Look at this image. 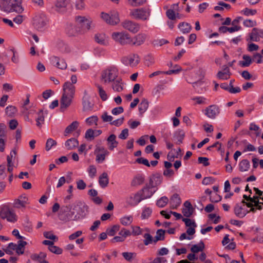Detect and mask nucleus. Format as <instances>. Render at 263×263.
I'll return each mask as SVG.
<instances>
[{"label": "nucleus", "mask_w": 263, "mask_h": 263, "mask_svg": "<svg viewBox=\"0 0 263 263\" xmlns=\"http://www.w3.org/2000/svg\"><path fill=\"white\" fill-rule=\"evenodd\" d=\"M192 100L196 101L197 104H206V99L203 97H196L192 98Z\"/></svg>", "instance_id": "338daca9"}, {"label": "nucleus", "mask_w": 263, "mask_h": 263, "mask_svg": "<svg viewBox=\"0 0 263 263\" xmlns=\"http://www.w3.org/2000/svg\"><path fill=\"white\" fill-rule=\"evenodd\" d=\"M152 213V209L148 207L144 208L141 213V218L142 219H147L151 216Z\"/></svg>", "instance_id": "3c124183"}, {"label": "nucleus", "mask_w": 263, "mask_h": 263, "mask_svg": "<svg viewBox=\"0 0 263 263\" xmlns=\"http://www.w3.org/2000/svg\"><path fill=\"white\" fill-rule=\"evenodd\" d=\"M49 251L56 254H61L62 253V249L57 246H52L48 247Z\"/></svg>", "instance_id": "0e129e2a"}, {"label": "nucleus", "mask_w": 263, "mask_h": 263, "mask_svg": "<svg viewBox=\"0 0 263 263\" xmlns=\"http://www.w3.org/2000/svg\"><path fill=\"white\" fill-rule=\"evenodd\" d=\"M114 83L112 84V89L117 92H120L123 89V86L122 83L120 82L119 80H116L113 81Z\"/></svg>", "instance_id": "6e6d98bb"}, {"label": "nucleus", "mask_w": 263, "mask_h": 263, "mask_svg": "<svg viewBox=\"0 0 263 263\" xmlns=\"http://www.w3.org/2000/svg\"><path fill=\"white\" fill-rule=\"evenodd\" d=\"M121 25L124 29L133 33L138 32L140 30V25L130 20H126L124 21L122 23Z\"/></svg>", "instance_id": "f8f14e48"}, {"label": "nucleus", "mask_w": 263, "mask_h": 263, "mask_svg": "<svg viewBox=\"0 0 263 263\" xmlns=\"http://www.w3.org/2000/svg\"><path fill=\"white\" fill-rule=\"evenodd\" d=\"M144 181V178L142 175H138L133 179L131 185L133 186H137L142 184Z\"/></svg>", "instance_id": "e433bc0d"}, {"label": "nucleus", "mask_w": 263, "mask_h": 263, "mask_svg": "<svg viewBox=\"0 0 263 263\" xmlns=\"http://www.w3.org/2000/svg\"><path fill=\"white\" fill-rule=\"evenodd\" d=\"M73 97L62 95L60 100V108L64 111L71 104Z\"/></svg>", "instance_id": "a211bd4d"}, {"label": "nucleus", "mask_w": 263, "mask_h": 263, "mask_svg": "<svg viewBox=\"0 0 263 263\" xmlns=\"http://www.w3.org/2000/svg\"><path fill=\"white\" fill-rule=\"evenodd\" d=\"M97 87L99 90V93L100 98L103 101H105L107 99V95L105 92V91L103 89V88L99 85H97Z\"/></svg>", "instance_id": "bf43d9fd"}, {"label": "nucleus", "mask_w": 263, "mask_h": 263, "mask_svg": "<svg viewBox=\"0 0 263 263\" xmlns=\"http://www.w3.org/2000/svg\"><path fill=\"white\" fill-rule=\"evenodd\" d=\"M223 71H220L217 73V77L221 80H227L229 79L231 73L228 66L224 65L223 66Z\"/></svg>", "instance_id": "a878e982"}, {"label": "nucleus", "mask_w": 263, "mask_h": 263, "mask_svg": "<svg viewBox=\"0 0 263 263\" xmlns=\"http://www.w3.org/2000/svg\"><path fill=\"white\" fill-rule=\"evenodd\" d=\"M94 154L96 156V162L98 163H101L105 161L106 157L109 155V152L104 146L100 145H96Z\"/></svg>", "instance_id": "1a4fd4ad"}, {"label": "nucleus", "mask_w": 263, "mask_h": 263, "mask_svg": "<svg viewBox=\"0 0 263 263\" xmlns=\"http://www.w3.org/2000/svg\"><path fill=\"white\" fill-rule=\"evenodd\" d=\"M143 200L141 192H138L128 198L127 202L130 205L135 206Z\"/></svg>", "instance_id": "aec40b11"}, {"label": "nucleus", "mask_w": 263, "mask_h": 263, "mask_svg": "<svg viewBox=\"0 0 263 263\" xmlns=\"http://www.w3.org/2000/svg\"><path fill=\"white\" fill-rule=\"evenodd\" d=\"M168 202V199L166 196L162 197L157 201V205L160 208L164 207Z\"/></svg>", "instance_id": "603ef678"}, {"label": "nucleus", "mask_w": 263, "mask_h": 263, "mask_svg": "<svg viewBox=\"0 0 263 263\" xmlns=\"http://www.w3.org/2000/svg\"><path fill=\"white\" fill-rule=\"evenodd\" d=\"M98 118L96 116H92L85 120L86 123L89 126H97Z\"/></svg>", "instance_id": "a18cd8bd"}, {"label": "nucleus", "mask_w": 263, "mask_h": 263, "mask_svg": "<svg viewBox=\"0 0 263 263\" xmlns=\"http://www.w3.org/2000/svg\"><path fill=\"white\" fill-rule=\"evenodd\" d=\"M184 207L182 209V212L185 217H190L194 211L191 202L189 201H186L183 204Z\"/></svg>", "instance_id": "5701e85b"}, {"label": "nucleus", "mask_w": 263, "mask_h": 263, "mask_svg": "<svg viewBox=\"0 0 263 263\" xmlns=\"http://www.w3.org/2000/svg\"><path fill=\"white\" fill-rule=\"evenodd\" d=\"M76 87L70 82H66L63 86V94L74 98Z\"/></svg>", "instance_id": "dca6fc26"}, {"label": "nucleus", "mask_w": 263, "mask_h": 263, "mask_svg": "<svg viewBox=\"0 0 263 263\" xmlns=\"http://www.w3.org/2000/svg\"><path fill=\"white\" fill-rule=\"evenodd\" d=\"M149 106L148 100L143 98L139 105V111L141 117L143 116V114L147 110Z\"/></svg>", "instance_id": "2f4dec72"}, {"label": "nucleus", "mask_w": 263, "mask_h": 263, "mask_svg": "<svg viewBox=\"0 0 263 263\" xmlns=\"http://www.w3.org/2000/svg\"><path fill=\"white\" fill-rule=\"evenodd\" d=\"M122 63L126 66L135 67L140 62V58L137 54L133 53L122 59Z\"/></svg>", "instance_id": "9b49d317"}, {"label": "nucleus", "mask_w": 263, "mask_h": 263, "mask_svg": "<svg viewBox=\"0 0 263 263\" xmlns=\"http://www.w3.org/2000/svg\"><path fill=\"white\" fill-rule=\"evenodd\" d=\"M80 32V29L72 24L67 25L66 27V32L69 36H73L77 35Z\"/></svg>", "instance_id": "c85d7f7f"}, {"label": "nucleus", "mask_w": 263, "mask_h": 263, "mask_svg": "<svg viewBox=\"0 0 263 263\" xmlns=\"http://www.w3.org/2000/svg\"><path fill=\"white\" fill-rule=\"evenodd\" d=\"M48 22V21L46 15L40 14L34 17L33 25L38 31H43L45 29Z\"/></svg>", "instance_id": "0eeeda50"}, {"label": "nucleus", "mask_w": 263, "mask_h": 263, "mask_svg": "<svg viewBox=\"0 0 263 263\" xmlns=\"http://www.w3.org/2000/svg\"><path fill=\"white\" fill-rule=\"evenodd\" d=\"M46 257V254L44 252H40L39 254H34L31 255V258L33 260H42Z\"/></svg>", "instance_id": "5fc2aeb1"}, {"label": "nucleus", "mask_w": 263, "mask_h": 263, "mask_svg": "<svg viewBox=\"0 0 263 263\" xmlns=\"http://www.w3.org/2000/svg\"><path fill=\"white\" fill-rule=\"evenodd\" d=\"M128 3L133 7H137L143 5L146 0H127Z\"/></svg>", "instance_id": "13d9d810"}, {"label": "nucleus", "mask_w": 263, "mask_h": 263, "mask_svg": "<svg viewBox=\"0 0 263 263\" xmlns=\"http://www.w3.org/2000/svg\"><path fill=\"white\" fill-rule=\"evenodd\" d=\"M44 119L45 117L44 116L43 112L42 110H41L38 113H37V117L36 119V125L38 127H41V125L43 124L44 122Z\"/></svg>", "instance_id": "09e8293b"}, {"label": "nucleus", "mask_w": 263, "mask_h": 263, "mask_svg": "<svg viewBox=\"0 0 263 263\" xmlns=\"http://www.w3.org/2000/svg\"><path fill=\"white\" fill-rule=\"evenodd\" d=\"M111 36L116 43L122 46L131 45L132 43L131 36L125 31L114 32Z\"/></svg>", "instance_id": "7ed1b4c3"}, {"label": "nucleus", "mask_w": 263, "mask_h": 263, "mask_svg": "<svg viewBox=\"0 0 263 263\" xmlns=\"http://www.w3.org/2000/svg\"><path fill=\"white\" fill-rule=\"evenodd\" d=\"M88 172L90 178H93L97 174V168L93 165H91L88 168Z\"/></svg>", "instance_id": "680f3d73"}, {"label": "nucleus", "mask_w": 263, "mask_h": 263, "mask_svg": "<svg viewBox=\"0 0 263 263\" xmlns=\"http://www.w3.org/2000/svg\"><path fill=\"white\" fill-rule=\"evenodd\" d=\"M0 217L2 219H6L7 221L14 223L17 220V216L14 210L8 205H4L0 208Z\"/></svg>", "instance_id": "39448f33"}, {"label": "nucleus", "mask_w": 263, "mask_h": 263, "mask_svg": "<svg viewBox=\"0 0 263 263\" xmlns=\"http://www.w3.org/2000/svg\"><path fill=\"white\" fill-rule=\"evenodd\" d=\"M99 183L102 188L106 187L109 183V177L107 173L103 172L99 177Z\"/></svg>", "instance_id": "cd10ccee"}, {"label": "nucleus", "mask_w": 263, "mask_h": 263, "mask_svg": "<svg viewBox=\"0 0 263 263\" xmlns=\"http://www.w3.org/2000/svg\"><path fill=\"white\" fill-rule=\"evenodd\" d=\"M101 18L107 24L112 25H116L120 22L119 13L116 11H111L109 14L102 12Z\"/></svg>", "instance_id": "9d476101"}, {"label": "nucleus", "mask_w": 263, "mask_h": 263, "mask_svg": "<svg viewBox=\"0 0 263 263\" xmlns=\"http://www.w3.org/2000/svg\"><path fill=\"white\" fill-rule=\"evenodd\" d=\"M220 113V109L216 105H211L205 109V114L209 118L214 119Z\"/></svg>", "instance_id": "ddd939ff"}, {"label": "nucleus", "mask_w": 263, "mask_h": 263, "mask_svg": "<svg viewBox=\"0 0 263 263\" xmlns=\"http://www.w3.org/2000/svg\"><path fill=\"white\" fill-rule=\"evenodd\" d=\"M69 4V0H57L55 3V10L59 13H63L67 11Z\"/></svg>", "instance_id": "4468645a"}, {"label": "nucleus", "mask_w": 263, "mask_h": 263, "mask_svg": "<svg viewBox=\"0 0 263 263\" xmlns=\"http://www.w3.org/2000/svg\"><path fill=\"white\" fill-rule=\"evenodd\" d=\"M204 243L203 242V241H201L199 242L198 245H193L192 247L191 250L193 253H196L199 252V251H202L204 249Z\"/></svg>", "instance_id": "49530a36"}, {"label": "nucleus", "mask_w": 263, "mask_h": 263, "mask_svg": "<svg viewBox=\"0 0 263 263\" xmlns=\"http://www.w3.org/2000/svg\"><path fill=\"white\" fill-rule=\"evenodd\" d=\"M181 199L177 194H174L171 197L170 204L173 209H177L181 204Z\"/></svg>", "instance_id": "7c9ffc66"}, {"label": "nucleus", "mask_w": 263, "mask_h": 263, "mask_svg": "<svg viewBox=\"0 0 263 263\" xmlns=\"http://www.w3.org/2000/svg\"><path fill=\"white\" fill-rule=\"evenodd\" d=\"M75 21L78 25H80L84 29L89 30L91 28V21L85 16H77Z\"/></svg>", "instance_id": "2eb2a0df"}, {"label": "nucleus", "mask_w": 263, "mask_h": 263, "mask_svg": "<svg viewBox=\"0 0 263 263\" xmlns=\"http://www.w3.org/2000/svg\"><path fill=\"white\" fill-rule=\"evenodd\" d=\"M146 39V35L144 33H139L134 38L132 37V45L140 46L144 43Z\"/></svg>", "instance_id": "4be33fe9"}, {"label": "nucleus", "mask_w": 263, "mask_h": 263, "mask_svg": "<svg viewBox=\"0 0 263 263\" xmlns=\"http://www.w3.org/2000/svg\"><path fill=\"white\" fill-rule=\"evenodd\" d=\"M165 231L162 229L158 230L155 237L154 242H156L158 240H163L165 238Z\"/></svg>", "instance_id": "de8ad7c7"}, {"label": "nucleus", "mask_w": 263, "mask_h": 263, "mask_svg": "<svg viewBox=\"0 0 263 263\" xmlns=\"http://www.w3.org/2000/svg\"><path fill=\"white\" fill-rule=\"evenodd\" d=\"M257 11L256 10L250 9L249 8H245L241 11V13L246 16L254 15L256 13Z\"/></svg>", "instance_id": "774afa93"}, {"label": "nucleus", "mask_w": 263, "mask_h": 263, "mask_svg": "<svg viewBox=\"0 0 263 263\" xmlns=\"http://www.w3.org/2000/svg\"><path fill=\"white\" fill-rule=\"evenodd\" d=\"M74 211H72V204L63 205L59 213L60 219L62 220L69 221L72 219Z\"/></svg>", "instance_id": "6e6552de"}, {"label": "nucleus", "mask_w": 263, "mask_h": 263, "mask_svg": "<svg viewBox=\"0 0 263 263\" xmlns=\"http://www.w3.org/2000/svg\"><path fill=\"white\" fill-rule=\"evenodd\" d=\"M52 62L55 63V66L59 69H65L67 68V65L64 59H61L58 57L54 56L52 58Z\"/></svg>", "instance_id": "393cba45"}, {"label": "nucleus", "mask_w": 263, "mask_h": 263, "mask_svg": "<svg viewBox=\"0 0 263 263\" xmlns=\"http://www.w3.org/2000/svg\"><path fill=\"white\" fill-rule=\"evenodd\" d=\"M133 221L132 216H126L120 219V222L124 226L130 225Z\"/></svg>", "instance_id": "8fccbe9b"}, {"label": "nucleus", "mask_w": 263, "mask_h": 263, "mask_svg": "<svg viewBox=\"0 0 263 263\" xmlns=\"http://www.w3.org/2000/svg\"><path fill=\"white\" fill-rule=\"evenodd\" d=\"M79 125V123L78 121H75L72 122L65 128L64 131L65 136H66L68 134L76 130L78 127Z\"/></svg>", "instance_id": "4c0bfd02"}, {"label": "nucleus", "mask_w": 263, "mask_h": 263, "mask_svg": "<svg viewBox=\"0 0 263 263\" xmlns=\"http://www.w3.org/2000/svg\"><path fill=\"white\" fill-rule=\"evenodd\" d=\"M179 28L183 33H187L192 29L191 26L188 23H181L178 25Z\"/></svg>", "instance_id": "37998d69"}, {"label": "nucleus", "mask_w": 263, "mask_h": 263, "mask_svg": "<svg viewBox=\"0 0 263 263\" xmlns=\"http://www.w3.org/2000/svg\"><path fill=\"white\" fill-rule=\"evenodd\" d=\"M143 237L144 238V243L145 245L147 246L150 243H152L153 237L149 233H145Z\"/></svg>", "instance_id": "69168bd1"}, {"label": "nucleus", "mask_w": 263, "mask_h": 263, "mask_svg": "<svg viewBox=\"0 0 263 263\" xmlns=\"http://www.w3.org/2000/svg\"><path fill=\"white\" fill-rule=\"evenodd\" d=\"M250 166L249 161L247 159H243L239 164V170L241 172L247 171Z\"/></svg>", "instance_id": "79ce46f5"}, {"label": "nucleus", "mask_w": 263, "mask_h": 263, "mask_svg": "<svg viewBox=\"0 0 263 263\" xmlns=\"http://www.w3.org/2000/svg\"><path fill=\"white\" fill-rule=\"evenodd\" d=\"M141 192L143 199H146L150 198L154 193L155 191H153L149 186H145L142 190L139 191Z\"/></svg>", "instance_id": "473e14b6"}, {"label": "nucleus", "mask_w": 263, "mask_h": 263, "mask_svg": "<svg viewBox=\"0 0 263 263\" xmlns=\"http://www.w3.org/2000/svg\"><path fill=\"white\" fill-rule=\"evenodd\" d=\"M22 3V0H0V8L7 13H21L23 11Z\"/></svg>", "instance_id": "f257e3e1"}, {"label": "nucleus", "mask_w": 263, "mask_h": 263, "mask_svg": "<svg viewBox=\"0 0 263 263\" xmlns=\"http://www.w3.org/2000/svg\"><path fill=\"white\" fill-rule=\"evenodd\" d=\"M182 221L184 222L185 224L187 227H196L197 225L195 223V222L190 219L186 218H182Z\"/></svg>", "instance_id": "052dcab7"}, {"label": "nucleus", "mask_w": 263, "mask_h": 263, "mask_svg": "<svg viewBox=\"0 0 263 263\" xmlns=\"http://www.w3.org/2000/svg\"><path fill=\"white\" fill-rule=\"evenodd\" d=\"M57 144V141L53 139H48L46 143V150L47 151H49L52 146H55Z\"/></svg>", "instance_id": "4d7b16f0"}, {"label": "nucleus", "mask_w": 263, "mask_h": 263, "mask_svg": "<svg viewBox=\"0 0 263 263\" xmlns=\"http://www.w3.org/2000/svg\"><path fill=\"white\" fill-rule=\"evenodd\" d=\"M85 138L87 140H93L95 138V132L92 129H88L85 133Z\"/></svg>", "instance_id": "e2e57ef3"}, {"label": "nucleus", "mask_w": 263, "mask_h": 263, "mask_svg": "<svg viewBox=\"0 0 263 263\" xmlns=\"http://www.w3.org/2000/svg\"><path fill=\"white\" fill-rule=\"evenodd\" d=\"M79 145L78 141L75 138H70L67 140L65 143V145L67 149H73Z\"/></svg>", "instance_id": "72a5a7b5"}, {"label": "nucleus", "mask_w": 263, "mask_h": 263, "mask_svg": "<svg viewBox=\"0 0 263 263\" xmlns=\"http://www.w3.org/2000/svg\"><path fill=\"white\" fill-rule=\"evenodd\" d=\"M250 38L247 39L248 41L258 42L260 38H263V31L257 28H254L251 32L249 34Z\"/></svg>", "instance_id": "f3484780"}, {"label": "nucleus", "mask_w": 263, "mask_h": 263, "mask_svg": "<svg viewBox=\"0 0 263 263\" xmlns=\"http://www.w3.org/2000/svg\"><path fill=\"white\" fill-rule=\"evenodd\" d=\"M235 214L239 218L245 217L247 212L243 210V208L238 204H236L234 208Z\"/></svg>", "instance_id": "a19ab883"}, {"label": "nucleus", "mask_w": 263, "mask_h": 263, "mask_svg": "<svg viewBox=\"0 0 263 263\" xmlns=\"http://www.w3.org/2000/svg\"><path fill=\"white\" fill-rule=\"evenodd\" d=\"M87 207L80 201L72 204V211H74V215L71 220H77L83 218L86 214Z\"/></svg>", "instance_id": "423d86ee"}, {"label": "nucleus", "mask_w": 263, "mask_h": 263, "mask_svg": "<svg viewBox=\"0 0 263 263\" xmlns=\"http://www.w3.org/2000/svg\"><path fill=\"white\" fill-rule=\"evenodd\" d=\"M242 59L243 61L239 62V65L242 67L249 66L253 61L250 56L247 54L243 55Z\"/></svg>", "instance_id": "f704fd0d"}, {"label": "nucleus", "mask_w": 263, "mask_h": 263, "mask_svg": "<svg viewBox=\"0 0 263 263\" xmlns=\"http://www.w3.org/2000/svg\"><path fill=\"white\" fill-rule=\"evenodd\" d=\"M118 75V69L116 67L110 66L102 71L101 78L104 83H109L114 81Z\"/></svg>", "instance_id": "20e7f679"}, {"label": "nucleus", "mask_w": 263, "mask_h": 263, "mask_svg": "<svg viewBox=\"0 0 263 263\" xmlns=\"http://www.w3.org/2000/svg\"><path fill=\"white\" fill-rule=\"evenodd\" d=\"M166 14L167 17L172 21H174L176 18H180L179 14L178 13H176L175 11L172 9H168L166 11Z\"/></svg>", "instance_id": "c03bdc74"}, {"label": "nucleus", "mask_w": 263, "mask_h": 263, "mask_svg": "<svg viewBox=\"0 0 263 263\" xmlns=\"http://www.w3.org/2000/svg\"><path fill=\"white\" fill-rule=\"evenodd\" d=\"M151 13L149 8H141L131 9L129 15L133 19L145 21L149 19Z\"/></svg>", "instance_id": "f03ea898"}, {"label": "nucleus", "mask_w": 263, "mask_h": 263, "mask_svg": "<svg viewBox=\"0 0 263 263\" xmlns=\"http://www.w3.org/2000/svg\"><path fill=\"white\" fill-rule=\"evenodd\" d=\"M162 181V177L159 173H157L153 175L150 179V184L152 187L160 185Z\"/></svg>", "instance_id": "bb28decb"}, {"label": "nucleus", "mask_w": 263, "mask_h": 263, "mask_svg": "<svg viewBox=\"0 0 263 263\" xmlns=\"http://www.w3.org/2000/svg\"><path fill=\"white\" fill-rule=\"evenodd\" d=\"M57 48L59 51L62 53H68L70 51L69 46L61 41L57 43Z\"/></svg>", "instance_id": "58836bf2"}, {"label": "nucleus", "mask_w": 263, "mask_h": 263, "mask_svg": "<svg viewBox=\"0 0 263 263\" xmlns=\"http://www.w3.org/2000/svg\"><path fill=\"white\" fill-rule=\"evenodd\" d=\"M27 245V242L23 240H19L16 245V252L17 254H23L24 253V248Z\"/></svg>", "instance_id": "ea45409f"}, {"label": "nucleus", "mask_w": 263, "mask_h": 263, "mask_svg": "<svg viewBox=\"0 0 263 263\" xmlns=\"http://www.w3.org/2000/svg\"><path fill=\"white\" fill-rule=\"evenodd\" d=\"M83 111H89L92 110L93 104L90 101L89 96L85 91V95L82 99Z\"/></svg>", "instance_id": "6ab92c4d"}, {"label": "nucleus", "mask_w": 263, "mask_h": 263, "mask_svg": "<svg viewBox=\"0 0 263 263\" xmlns=\"http://www.w3.org/2000/svg\"><path fill=\"white\" fill-rule=\"evenodd\" d=\"M184 135L185 133L182 130H178L174 133L173 137L177 140V144H180L182 143Z\"/></svg>", "instance_id": "c9c22d12"}, {"label": "nucleus", "mask_w": 263, "mask_h": 263, "mask_svg": "<svg viewBox=\"0 0 263 263\" xmlns=\"http://www.w3.org/2000/svg\"><path fill=\"white\" fill-rule=\"evenodd\" d=\"M120 226L119 225H114L112 227L107 229V233L109 236H114L119 230Z\"/></svg>", "instance_id": "864d4df0"}, {"label": "nucleus", "mask_w": 263, "mask_h": 263, "mask_svg": "<svg viewBox=\"0 0 263 263\" xmlns=\"http://www.w3.org/2000/svg\"><path fill=\"white\" fill-rule=\"evenodd\" d=\"M95 40L98 44L102 45H108L107 37L104 33H98L95 36Z\"/></svg>", "instance_id": "c756f323"}, {"label": "nucleus", "mask_w": 263, "mask_h": 263, "mask_svg": "<svg viewBox=\"0 0 263 263\" xmlns=\"http://www.w3.org/2000/svg\"><path fill=\"white\" fill-rule=\"evenodd\" d=\"M28 198L24 195H21L17 199L14 200L13 207L17 209L24 208L27 204Z\"/></svg>", "instance_id": "412c9836"}, {"label": "nucleus", "mask_w": 263, "mask_h": 263, "mask_svg": "<svg viewBox=\"0 0 263 263\" xmlns=\"http://www.w3.org/2000/svg\"><path fill=\"white\" fill-rule=\"evenodd\" d=\"M107 144L108 149L110 151H113L117 147L118 142L116 140V136L114 134L110 135L107 139Z\"/></svg>", "instance_id": "b1692460"}]
</instances>
